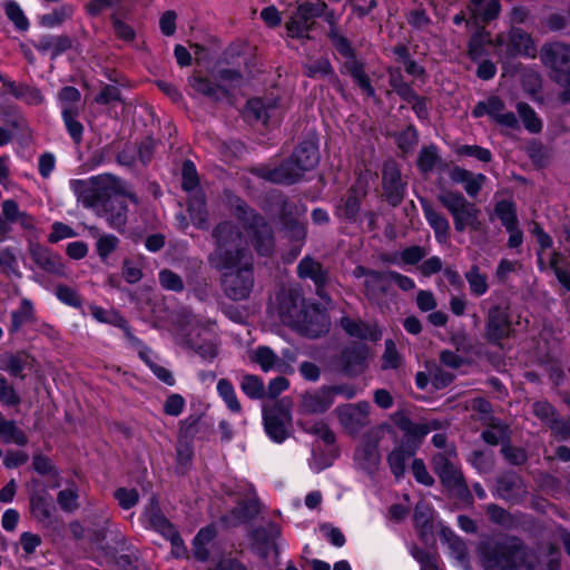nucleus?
<instances>
[{"label": "nucleus", "instance_id": "nucleus-1", "mask_svg": "<svg viewBox=\"0 0 570 570\" xmlns=\"http://www.w3.org/2000/svg\"><path fill=\"white\" fill-rule=\"evenodd\" d=\"M71 187L82 206L95 210L116 232L122 230L128 222V200L134 204L138 202L135 194L117 188V180L112 176H94L88 181L73 179Z\"/></svg>", "mask_w": 570, "mask_h": 570}, {"label": "nucleus", "instance_id": "nucleus-2", "mask_svg": "<svg viewBox=\"0 0 570 570\" xmlns=\"http://www.w3.org/2000/svg\"><path fill=\"white\" fill-rule=\"evenodd\" d=\"M277 299L281 318L302 336L318 338L328 333L330 315L318 302L305 298L295 288L281 292Z\"/></svg>", "mask_w": 570, "mask_h": 570}, {"label": "nucleus", "instance_id": "nucleus-3", "mask_svg": "<svg viewBox=\"0 0 570 570\" xmlns=\"http://www.w3.org/2000/svg\"><path fill=\"white\" fill-rule=\"evenodd\" d=\"M321 155L316 135L303 138L292 154L275 167L261 166L253 170L257 177L277 185L292 186L301 181L305 173L320 164Z\"/></svg>", "mask_w": 570, "mask_h": 570}, {"label": "nucleus", "instance_id": "nucleus-4", "mask_svg": "<svg viewBox=\"0 0 570 570\" xmlns=\"http://www.w3.org/2000/svg\"><path fill=\"white\" fill-rule=\"evenodd\" d=\"M476 553L483 570L530 569L529 548L518 535H489L478 543Z\"/></svg>", "mask_w": 570, "mask_h": 570}, {"label": "nucleus", "instance_id": "nucleus-5", "mask_svg": "<svg viewBox=\"0 0 570 570\" xmlns=\"http://www.w3.org/2000/svg\"><path fill=\"white\" fill-rule=\"evenodd\" d=\"M328 26L326 38L331 42L333 49L344 59L340 71L347 73L362 92L370 97H375V88L371 78L365 72V63L358 59L356 49L352 41L344 36L338 29V17L333 9H328L325 16H322Z\"/></svg>", "mask_w": 570, "mask_h": 570}, {"label": "nucleus", "instance_id": "nucleus-6", "mask_svg": "<svg viewBox=\"0 0 570 570\" xmlns=\"http://www.w3.org/2000/svg\"><path fill=\"white\" fill-rule=\"evenodd\" d=\"M540 60L549 69L551 81L562 88L559 100L570 104V43L556 40L541 46Z\"/></svg>", "mask_w": 570, "mask_h": 570}, {"label": "nucleus", "instance_id": "nucleus-7", "mask_svg": "<svg viewBox=\"0 0 570 570\" xmlns=\"http://www.w3.org/2000/svg\"><path fill=\"white\" fill-rule=\"evenodd\" d=\"M436 199L451 215L455 232L464 233L466 229L471 232L481 230L483 225L480 219L481 212L462 193L443 190L436 196Z\"/></svg>", "mask_w": 570, "mask_h": 570}, {"label": "nucleus", "instance_id": "nucleus-8", "mask_svg": "<svg viewBox=\"0 0 570 570\" xmlns=\"http://www.w3.org/2000/svg\"><path fill=\"white\" fill-rule=\"evenodd\" d=\"M433 472L440 479L442 487L452 492L459 500L473 503V495L460 469L455 468L445 453L438 452L431 459Z\"/></svg>", "mask_w": 570, "mask_h": 570}, {"label": "nucleus", "instance_id": "nucleus-9", "mask_svg": "<svg viewBox=\"0 0 570 570\" xmlns=\"http://www.w3.org/2000/svg\"><path fill=\"white\" fill-rule=\"evenodd\" d=\"M30 485L33 488L29 493V511L32 519L40 524L43 529H55L59 522V515L49 489L41 488V481L32 478Z\"/></svg>", "mask_w": 570, "mask_h": 570}, {"label": "nucleus", "instance_id": "nucleus-10", "mask_svg": "<svg viewBox=\"0 0 570 570\" xmlns=\"http://www.w3.org/2000/svg\"><path fill=\"white\" fill-rule=\"evenodd\" d=\"M292 410L289 404L277 401L272 407L263 409V425L266 435L276 444L284 443L291 435Z\"/></svg>", "mask_w": 570, "mask_h": 570}, {"label": "nucleus", "instance_id": "nucleus-11", "mask_svg": "<svg viewBox=\"0 0 570 570\" xmlns=\"http://www.w3.org/2000/svg\"><path fill=\"white\" fill-rule=\"evenodd\" d=\"M514 327L508 306L494 304L489 307L483 337L492 346H501L504 340L514 335Z\"/></svg>", "mask_w": 570, "mask_h": 570}, {"label": "nucleus", "instance_id": "nucleus-12", "mask_svg": "<svg viewBox=\"0 0 570 570\" xmlns=\"http://www.w3.org/2000/svg\"><path fill=\"white\" fill-rule=\"evenodd\" d=\"M222 284L226 296L233 301L248 298L254 286V263L247 259L239 268L223 273Z\"/></svg>", "mask_w": 570, "mask_h": 570}, {"label": "nucleus", "instance_id": "nucleus-13", "mask_svg": "<svg viewBox=\"0 0 570 570\" xmlns=\"http://www.w3.org/2000/svg\"><path fill=\"white\" fill-rule=\"evenodd\" d=\"M281 527L269 521L266 525L252 528L248 532V540L253 553L261 560H267L271 553H279L277 540L281 538Z\"/></svg>", "mask_w": 570, "mask_h": 570}, {"label": "nucleus", "instance_id": "nucleus-14", "mask_svg": "<svg viewBox=\"0 0 570 570\" xmlns=\"http://www.w3.org/2000/svg\"><path fill=\"white\" fill-rule=\"evenodd\" d=\"M392 421L404 433L400 445L407 449L410 454H416L428 434L438 428L429 423H415L403 412L394 413Z\"/></svg>", "mask_w": 570, "mask_h": 570}, {"label": "nucleus", "instance_id": "nucleus-15", "mask_svg": "<svg viewBox=\"0 0 570 570\" xmlns=\"http://www.w3.org/2000/svg\"><path fill=\"white\" fill-rule=\"evenodd\" d=\"M245 230L250 243L261 257H271L275 252V234L271 224L263 215H254Z\"/></svg>", "mask_w": 570, "mask_h": 570}, {"label": "nucleus", "instance_id": "nucleus-16", "mask_svg": "<svg viewBox=\"0 0 570 570\" xmlns=\"http://www.w3.org/2000/svg\"><path fill=\"white\" fill-rule=\"evenodd\" d=\"M368 347L363 343H352L344 346L335 364L341 374L347 377H356L367 366Z\"/></svg>", "mask_w": 570, "mask_h": 570}, {"label": "nucleus", "instance_id": "nucleus-17", "mask_svg": "<svg viewBox=\"0 0 570 570\" xmlns=\"http://www.w3.org/2000/svg\"><path fill=\"white\" fill-rule=\"evenodd\" d=\"M247 259L253 262V255L243 245L214 249L208 256L210 266L222 274L239 268Z\"/></svg>", "mask_w": 570, "mask_h": 570}, {"label": "nucleus", "instance_id": "nucleus-18", "mask_svg": "<svg viewBox=\"0 0 570 570\" xmlns=\"http://www.w3.org/2000/svg\"><path fill=\"white\" fill-rule=\"evenodd\" d=\"M28 253L31 261L45 273L55 276H65V265L60 254L51 248L40 244L39 242L28 240Z\"/></svg>", "mask_w": 570, "mask_h": 570}, {"label": "nucleus", "instance_id": "nucleus-19", "mask_svg": "<svg viewBox=\"0 0 570 570\" xmlns=\"http://www.w3.org/2000/svg\"><path fill=\"white\" fill-rule=\"evenodd\" d=\"M139 522L146 530L157 532L163 538L176 529L174 523L164 514L159 500L155 494L149 498L147 505L139 517Z\"/></svg>", "mask_w": 570, "mask_h": 570}, {"label": "nucleus", "instance_id": "nucleus-20", "mask_svg": "<svg viewBox=\"0 0 570 570\" xmlns=\"http://www.w3.org/2000/svg\"><path fill=\"white\" fill-rule=\"evenodd\" d=\"M105 551L119 570L141 569L142 562L139 549L125 537H120L116 541V547H107Z\"/></svg>", "mask_w": 570, "mask_h": 570}, {"label": "nucleus", "instance_id": "nucleus-21", "mask_svg": "<svg viewBox=\"0 0 570 570\" xmlns=\"http://www.w3.org/2000/svg\"><path fill=\"white\" fill-rule=\"evenodd\" d=\"M382 188L385 200L392 207H397L406 194V184L396 164H385L382 169Z\"/></svg>", "mask_w": 570, "mask_h": 570}, {"label": "nucleus", "instance_id": "nucleus-22", "mask_svg": "<svg viewBox=\"0 0 570 570\" xmlns=\"http://www.w3.org/2000/svg\"><path fill=\"white\" fill-rule=\"evenodd\" d=\"M505 55L508 58H534L535 46L532 36L522 28L512 26L508 32Z\"/></svg>", "mask_w": 570, "mask_h": 570}, {"label": "nucleus", "instance_id": "nucleus-23", "mask_svg": "<svg viewBox=\"0 0 570 570\" xmlns=\"http://www.w3.org/2000/svg\"><path fill=\"white\" fill-rule=\"evenodd\" d=\"M31 469L41 478H47L45 488L56 490L62 484V476L60 468L52 461V459L40 452H33L31 456Z\"/></svg>", "mask_w": 570, "mask_h": 570}, {"label": "nucleus", "instance_id": "nucleus-24", "mask_svg": "<svg viewBox=\"0 0 570 570\" xmlns=\"http://www.w3.org/2000/svg\"><path fill=\"white\" fill-rule=\"evenodd\" d=\"M73 38L68 35L45 33L37 41H31L33 48L41 55L49 53L50 60H56L73 47Z\"/></svg>", "mask_w": 570, "mask_h": 570}, {"label": "nucleus", "instance_id": "nucleus-25", "mask_svg": "<svg viewBox=\"0 0 570 570\" xmlns=\"http://www.w3.org/2000/svg\"><path fill=\"white\" fill-rule=\"evenodd\" d=\"M0 82L14 99L21 100L28 106H39L45 101V96L37 86L24 82L17 83L2 72H0Z\"/></svg>", "mask_w": 570, "mask_h": 570}, {"label": "nucleus", "instance_id": "nucleus-26", "mask_svg": "<svg viewBox=\"0 0 570 570\" xmlns=\"http://www.w3.org/2000/svg\"><path fill=\"white\" fill-rule=\"evenodd\" d=\"M366 191L360 194L358 188L352 185L345 195L341 199V203L336 206L335 215L338 219L347 223L355 224L358 222L362 199L365 197Z\"/></svg>", "mask_w": 570, "mask_h": 570}, {"label": "nucleus", "instance_id": "nucleus-27", "mask_svg": "<svg viewBox=\"0 0 570 570\" xmlns=\"http://www.w3.org/2000/svg\"><path fill=\"white\" fill-rule=\"evenodd\" d=\"M420 204L426 223L434 232L435 240L441 245L446 244L450 239V222L443 214L435 210L426 198H420Z\"/></svg>", "mask_w": 570, "mask_h": 570}, {"label": "nucleus", "instance_id": "nucleus-28", "mask_svg": "<svg viewBox=\"0 0 570 570\" xmlns=\"http://www.w3.org/2000/svg\"><path fill=\"white\" fill-rule=\"evenodd\" d=\"M379 446L377 438H367L355 449L354 460L358 462L363 471L374 473L377 470L381 463Z\"/></svg>", "mask_w": 570, "mask_h": 570}, {"label": "nucleus", "instance_id": "nucleus-29", "mask_svg": "<svg viewBox=\"0 0 570 570\" xmlns=\"http://www.w3.org/2000/svg\"><path fill=\"white\" fill-rule=\"evenodd\" d=\"M333 403L327 385H323L312 393L303 394L299 407L304 414H323L331 409Z\"/></svg>", "mask_w": 570, "mask_h": 570}, {"label": "nucleus", "instance_id": "nucleus-30", "mask_svg": "<svg viewBox=\"0 0 570 570\" xmlns=\"http://www.w3.org/2000/svg\"><path fill=\"white\" fill-rule=\"evenodd\" d=\"M214 249L242 245V233L230 220H222L212 229Z\"/></svg>", "mask_w": 570, "mask_h": 570}, {"label": "nucleus", "instance_id": "nucleus-31", "mask_svg": "<svg viewBox=\"0 0 570 570\" xmlns=\"http://www.w3.org/2000/svg\"><path fill=\"white\" fill-rule=\"evenodd\" d=\"M488 108V116L498 125L518 130L520 129L518 117L512 111L502 112L505 109V102L501 97L491 95L485 100Z\"/></svg>", "mask_w": 570, "mask_h": 570}, {"label": "nucleus", "instance_id": "nucleus-32", "mask_svg": "<svg viewBox=\"0 0 570 570\" xmlns=\"http://www.w3.org/2000/svg\"><path fill=\"white\" fill-rule=\"evenodd\" d=\"M0 121L17 132L30 131L29 121L21 107L13 102H0Z\"/></svg>", "mask_w": 570, "mask_h": 570}, {"label": "nucleus", "instance_id": "nucleus-33", "mask_svg": "<svg viewBox=\"0 0 570 570\" xmlns=\"http://www.w3.org/2000/svg\"><path fill=\"white\" fill-rule=\"evenodd\" d=\"M189 86L199 95L214 101H219L229 96V90L200 73H194L188 78Z\"/></svg>", "mask_w": 570, "mask_h": 570}, {"label": "nucleus", "instance_id": "nucleus-34", "mask_svg": "<svg viewBox=\"0 0 570 570\" xmlns=\"http://www.w3.org/2000/svg\"><path fill=\"white\" fill-rule=\"evenodd\" d=\"M491 426L493 429H498L502 433V439H505V441L501 445V454L504 458V460L514 466H521L527 463L528 461V453L527 451L517 445H512L510 443V436L508 433V426L501 423H492Z\"/></svg>", "mask_w": 570, "mask_h": 570}, {"label": "nucleus", "instance_id": "nucleus-35", "mask_svg": "<svg viewBox=\"0 0 570 570\" xmlns=\"http://www.w3.org/2000/svg\"><path fill=\"white\" fill-rule=\"evenodd\" d=\"M416 167L423 175L432 173L435 168L443 169L446 164L439 154V147L435 144L423 146L416 158Z\"/></svg>", "mask_w": 570, "mask_h": 570}, {"label": "nucleus", "instance_id": "nucleus-36", "mask_svg": "<svg viewBox=\"0 0 570 570\" xmlns=\"http://www.w3.org/2000/svg\"><path fill=\"white\" fill-rule=\"evenodd\" d=\"M29 360L33 361L26 351H18L6 355L0 363V368L14 379L24 380V370L29 366Z\"/></svg>", "mask_w": 570, "mask_h": 570}, {"label": "nucleus", "instance_id": "nucleus-37", "mask_svg": "<svg viewBox=\"0 0 570 570\" xmlns=\"http://www.w3.org/2000/svg\"><path fill=\"white\" fill-rule=\"evenodd\" d=\"M80 109L78 106H66L61 109V119L71 140L79 145L83 137V125L78 120Z\"/></svg>", "mask_w": 570, "mask_h": 570}, {"label": "nucleus", "instance_id": "nucleus-38", "mask_svg": "<svg viewBox=\"0 0 570 570\" xmlns=\"http://www.w3.org/2000/svg\"><path fill=\"white\" fill-rule=\"evenodd\" d=\"M175 450L176 456L174 472L177 476H186L191 470L195 456L194 443L177 441Z\"/></svg>", "mask_w": 570, "mask_h": 570}, {"label": "nucleus", "instance_id": "nucleus-39", "mask_svg": "<svg viewBox=\"0 0 570 570\" xmlns=\"http://www.w3.org/2000/svg\"><path fill=\"white\" fill-rule=\"evenodd\" d=\"M491 43V33L485 28H478L468 41V57L473 62H479L488 55L485 46Z\"/></svg>", "mask_w": 570, "mask_h": 570}, {"label": "nucleus", "instance_id": "nucleus-40", "mask_svg": "<svg viewBox=\"0 0 570 570\" xmlns=\"http://www.w3.org/2000/svg\"><path fill=\"white\" fill-rule=\"evenodd\" d=\"M216 529L214 525L200 528L193 539V553L197 561L205 562L209 559L207 546L215 539Z\"/></svg>", "mask_w": 570, "mask_h": 570}, {"label": "nucleus", "instance_id": "nucleus-41", "mask_svg": "<svg viewBox=\"0 0 570 570\" xmlns=\"http://www.w3.org/2000/svg\"><path fill=\"white\" fill-rule=\"evenodd\" d=\"M328 274L323 265L314 258L306 256L297 265V275L303 279H311L314 285H322L325 276Z\"/></svg>", "mask_w": 570, "mask_h": 570}, {"label": "nucleus", "instance_id": "nucleus-42", "mask_svg": "<svg viewBox=\"0 0 570 570\" xmlns=\"http://www.w3.org/2000/svg\"><path fill=\"white\" fill-rule=\"evenodd\" d=\"M261 513L259 500L255 498L243 499L230 510V515L239 524L253 521Z\"/></svg>", "mask_w": 570, "mask_h": 570}, {"label": "nucleus", "instance_id": "nucleus-43", "mask_svg": "<svg viewBox=\"0 0 570 570\" xmlns=\"http://www.w3.org/2000/svg\"><path fill=\"white\" fill-rule=\"evenodd\" d=\"M441 537L449 543V548L459 563L468 567L470 564V557L464 540L448 527L441 530Z\"/></svg>", "mask_w": 570, "mask_h": 570}, {"label": "nucleus", "instance_id": "nucleus-44", "mask_svg": "<svg viewBox=\"0 0 570 570\" xmlns=\"http://www.w3.org/2000/svg\"><path fill=\"white\" fill-rule=\"evenodd\" d=\"M415 454H410L409 450L402 445L395 446L386 458L389 468L396 481L404 478L406 471V462L409 459L414 458Z\"/></svg>", "mask_w": 570, "mask_h": 570}, {"label": "nucleus", "instance_id": "nucleus-45", "mask_svg": "<svg viewBox=\"0 0 570 570\" xmlns=\"http://www.w3.org/2000/svg\"><path fill=\"white\" fill-rule=\"evenodd\" d=\"M10 316L11 321L8 332L13 335L18 333L24 324L33 321L35 309L32 302L28 298H22L19 308L12 311Z\"/></svg>", "mask_w": 570, "mask_h": 570}, {"label": "nucleus", "instance_id": "nucleus-46", "mask_svg": "<svg viewBox=\"0 0 570 570\" xmlns=\"http://www.w3.org/2000/svg\"><path fill=\"white\" fill-rule=\"evenodd\" d=\"M281 229L288 240L294 244L292 248V250L295 252L294 254H299L307 237L306 223L299 222L298 219L291 220L282 224Z\"/></svg>", "mask_w": 570, "mask_h": 570}, {"label": "nucleus", "instance_id": "nucleus-47", "mask_svg": "<svg viewBox=\"0 0 570 570\" xmlns=\"http://www.w3.org/2000/svg\"><path fill=\"white\" fill-rule=\"evenodd\" d=\"M532 413L540 420L550 431L554 430L560 413L557 407L548 400H538L532 403Z\"/></svg>", "mask_w": 570, "mask_h": 570}, {"label": "nucleus", "instance_id": "nucleus-48", "mask_svg": "<svg viewBox=\"0 0 570 570\" xmlns=\"http://www.w3.org/2000/svg\"><path fill=\"white\" fill-rule=\"evenodd\" d=\"M494 215L505 229L519 225L517 205L512 199H501L494 205Z\"/></svg>", "mask_w": 570, "mask_h": 570}, {"label": "nucleus", "instance_id": "nucleus-49", "mask_svg": "<svg viewBox=\"0 0 570 570\" xmlns=\"http://www.w3.org/2000/svg\"><path fill=\"white\" fill-rule=\"evenodd\" d=\"M340 326L351 337L361 340L370 337L372 341H377L380 337L377 334L371 333L368 324L363 321L353 320L348 316L341 317Z\"/></svg>", "mask_w": 570, "mask_h": 570}, {"label": "nucleus", "instance_id": "nucleus-50", "mask_svg": "<svg viewBox=\"0 0 570 570\" xmlns=\"http://www.w3.org/2000/svg\"><path fill=\"white\" fill-rule=\"evenodd\" d=\"M298 425L301 429L311 435H315L321 439L326 445H333L336 442V435L324 421H299Z\"/></svg>", "mask_w": 570, "mask_h": 570}, {"label": "nucleus", "instance_id": "nucleus-51", "mask_svg": "<svg viewBox=\"0 0 570 570\" xmlns=\"http://www.w3.org/2000/svg\"><path fill=\"white\" fill-rule=\"evenodd\" d=\"M89 309L91 316L101 324H109L119 330L126 327V317L116 309H105L96 304H90Z\"/></svg>", "mask_w": 570, "mask_h": 570}, {"label": "nucleus", "instance_id": "nucleus-52", "mask_svg": "<svg viewBox=\"0 0 570 570\" xmlns=\"http://www.w3.org/2000/svg\"><path fill=\"white\" fill-rule=\"evenodd\" d=\"M518 115L524 126V128L531 134L541 132L543 125L542 120L539 118L534 109L524 101H520L517 104Z\"/></svg>", "mask_w": 570, "mask_h": 570}, {"label": "nucleus", "instance_id": "nucleus-53", "mask_svg": "<svg viewBox=\"0 0 570 570\" xmlns=\"http://www.w3.org/2000/svg\"><path fill=\"white\" fill-rule=\"evenodd\" d=\"M304 75L307 78L337 79L334 68L327 58L321 57L304 66Z\"/></svg>", "mask_w": 570, "mask_h": 570}, {"label": "nucleus", "instance_id": "nucleus-54", "mask_svg": "<svg viewBox=\"0 0 570 570\" xmlns=\"http://www.w3.org/2000/svg\"><path fill=\"white\" fill-rule=\"evenodd\" d=\"M464 277L469 284L472 295L480 297L489 289L488 276L481 273L480 267L475 264L471 265L470 269L465 272Z\"/></svg>", "mask_w": 570, "mask_h": 570}, {"label": "nucleus", "instance_id": "nucleus-55", "mask_svg": "<svg viewBox=\"0 0 570 570\" xmlns=\"http://www.w3.org/2000/svg\"><path fill=\"white\" fill-rule=\"evenodd\" d=\"M273 204L277 208V217L281 225L298 219V207L296 203L291 200L286 195L279 193L275 196Z\"/></svg>", "mask_w": 570, "mask_h": 570}, {"label": "nucleus", "instance_id": "nucleus-56", "mask_svg": "<svg viewBox=\"0 0 570 570\" xmlns=\"http://www.w3.org/2000/svg\"><path fill=\"white\" fill-rule=\"evenodd\" d=\"M485 513L491 523L504 529H512L515 524L514 517L507 509L497 503L488 504Z\"/></svg>", "mask_w": 570, "mask_h": 570}, {"label": "nucleus", "instance_id": "nucleus-57", "mask_svg": "<svg viewBox=\"0 0 570 570\" xmlns=\"http://www.w3.org/2000/svg\"><path fill=\"white\" fill-rule=\"evenodd\" d=\"M216 389L218 395L223 399L229 411L234 413H239L242 411V405L237 399L235 389L229 380L220 379L217 382Z\"/></svg>", "mask_w": 570, "mask_h": 570}, {"label": "nucleus", "instance_id": "nucleus-58", "mask_svg": "<svg viewBox=\"0 0 570 570\" xmlns=\"http://www.w3.org/2000/svg\"><path fill=\"white\" fill-rule=\"evenodd\" d=\"M389 76V86L399 96L400 99L407 96L414 90L411 82L404 80L402 71L399 67H389L386 69Z\"/></svg>", "mask_w": 570, "mask_h": 570}, {"label": "nucleus", "instance_id": "nucleus-59", "mask_svg": "<svg viewBox=\"0 0 570 570\" xmlns=\"http://www.w3.org/2000/svg\"><path fill=\"white\" fill-rule=\"evenodd\" d=\"M404 102L410 104L413 112L419 121L422 124L428 122L430 119L429 99L425 96L419 95L415 89L402 99Z\"/></svg>", "mask_w": 570, "mask_h": 570}, {"label": "nucleus", "instance_id": "nucleus-60", "mask_svg": "<svg viewBox=\"0 0 570 570\" xmlns=\"http://www.w3.org/2000/svg\"><path fill=\"white\" fill-rule=\"evenodd\" d=\"M186 346L207 362H212L218 355V347L213 341H199L198 338L188 337Z\"/></svg>", "mask_w": 570, "mask_h": 570}, {"label": "nucleus", "instance_id": "nucleus-61", "mask_svg": "<svg viewBox=\"0 0 570 570\" xmlns=\"http://www.w3.org/2000/svg\"><path fill=\"white\" fill-rule=\"evenodd\" d=\"M200 185L196 165L190 159H185L181 165V189L186 193L194 191Z\"/></svg>", "mask_w": 570, "mask_h": 570}, {"label": "nucleus", "instance_id": "nucleus-62", "mask_svg": "<svg viewBox=\"0 0 570 570\" xmlns=\"http://www.w3.org/2000/svg\"><path fill=\"white\" fill-rule=\"evenodd\" d=\"M240 389L252 400H262L266 394L263 380L254 374H245L243 376Z\"/></svg>", "mask_w": 570, "mask_h": 570}, {"label": "nucleus", "instance_id": "nucleus-63", "mask_svg": "<svg viewBox=\"0 0 570 570\" xmlns=\"http://www.w3.org/2000/svg\"><path fill=\"white\" fill-rule=\"evenodd\" d=\"M284 27L287 37L291 39L303 41H309L313 39V37L308 35V28L301 22V19H298V12L296 10L285 21Z\"/></svg>", "mask_w": 570, "mask_h": 570}, {"label": "nucleus", "instance_id": "nucleus-64", "mask_svg": "<svg viewBox=\"0 0 570 570\" xmlns=\"http://www.w3.org/2000/svg\"><path fill=\"white\" fill-rule=\"evenodd\" d=\"M79 492L75 482L57 494V503L63 512H73L79 508L78 504Z\"/></svg>", "mask_w": 570, "mask_h": 570}]
</instances>
